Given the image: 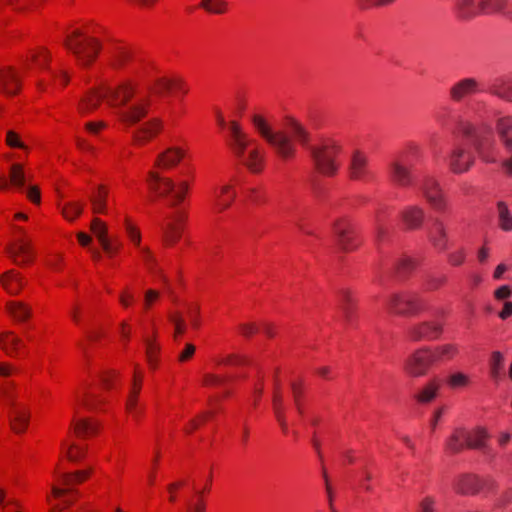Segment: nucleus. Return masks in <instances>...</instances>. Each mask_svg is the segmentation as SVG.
Here are the masks:
<instances>
[{"instance_id": "nucleus-46", "label": "nucleus", "mask_w": 512, "mask_h": 512, "mask_svg": "<svg viewBox=\"0 0 512 512\" xmlns=\"http://www.w3.org/2000/svg\"><path fill=\"white\" fill-rule=\"evenodd\" d=\"M385 215L386 207L379 208L374 215V228L378 240H380L386 233Z\"/></svg>"}, {"instance_id": "nucleus-62", "label": "nucleus", "mask_w": 512, "mask_h": 512, "mask_svg": "<svg viewBox=\"0 0 512 512\" xmlns=\"http://www.w3.org/2000/svg\"><path fill=\"white\" fill-rule=\"evenodd\" d=\"M395 2V0H359L362 8H372V7H383L391 5Z\"/></svg>"}, {"instance_id": "nucleus-48", "label": "nucleus", "mask_w": 512, "mask_h": 512, "mask_svg": "<svg viewBox=\"0 0 512 512\" xmlns=\"http://www.w3.org/2000/svg\"><path fill=\"white\" fill-rule=\"evenodd\" d=\"M447 383L453 389L465 387L469 384V377L462 372H456L448 377Z\"/></svg>"}, {"instance_id": "nucleus-49", "label": "nucleus", "mask_w": 512, "mask_h": 512, "mask_svg": "<svg viewBox=\"0 0 512 512\" xmlns=\"http://www.w3.org/2000/svg\"><path fill=\"white\" fill-rule=\"evenodd\" d=\"M91 230L98 238L99 242L108 239L107 227L99 218H94L91 222Z\"/></svg>"}, {"instance_id": "nucleus-30", "label": "nucleus", "mask_w": 512, "mask_h": 512, "mask_svg": "<svg viewBox=\"0 0 512 512\" xmlns=\"http://www.w3.org/2000/svg\"><path fill=\"white\" fill-rule=\"evenodd\" d=\"M0 284L10 295H16L24 285L21 276L15 270H9L0 276Z\"/></svg>"}, {"instance_id": "nucleus-9", "label": "nucleus", "mask_w": 512, "mask_h": 512, "mask_svg": "<svg viewBox=\"0 0 512 512\" xmlns=\"http://www.w3.org/2000/svg\"><path fill=\"white\" fill-rule=\"evenodd\" d=\"M13 383H5L2 387V395L5 403L10 408L11 428L16 433H23L29 423V411L27 407L17 402L16 395L13 392Z\"/></svg>"}, {"instance_id": "nucleus-24", "label": "nucleus", "mask_w": 512, "mask_h": 512, "mask_svg": "<svg viewBox=\"0 0 512 512\" xmlns=\"http://www.w3.org/2000/svg\"><path fill=\"white\" fill-rule=\"evenodd\" d=\"M90 471H77L75 473H63L60 475L61 484L64 488L57 486L52 487V493L55 497H62L69 492L70 487L74 484L84 481Z\"/></svg>"}, {"instance_id": "nucleus-32", "label": "nucleus", "mask_w": 512, "mask_h": 512, "mask_svg": "<svg viewBox=\"0 0 512 512\" xmlns=\"http://www.w3.org/2000/svg\"><path fill=\"white\" fill-rule=\"evenodd\" d=\"M439 389L437 381H429L415 392L414 398L420 404H428L437 397Z\"/></svg>"}, {"instance_id": "nucleus-6", "label": "nucleus", "mask_w": 512, "mask_h": 512, "mask_svg": "<svg viewBox=\"0 0 512 512\" xmlns=\"http://www.w3.org/2000/svg\"><path fill=\"white\" fill-rule=\"evenodd\" d=\"M64 45L82 67L90 66L101 49V44L96 38L84 34L80 30H75L68 35Z\"/></svg>"}, {"instance_id": "nucleus-43", "label": "nucleus", "mask_w": 512, "mask_h": 512, "mask_svg": "<svg viewBox=\"0 0 512 512\" xmlns=\"http://www.w3.org/2000/svg\"><path fill=\"white\" fill-rule=\"evenodd\" d=\"M7 310L18 321H24L31 315L30 308L22 302H9Z\"/></svg>"}, {"instance_id": "nucleus-60", "label": "nucleus", "mask_w": 512, "mask_h": 512, "mask_svg": "<svg viewBox=\"0 0 512 512\" xmlns=\"http://www.w3.org/2000/svg\"><path fill=\"white\" fill-rule=\"evenodd\" d=\"M466 257V253L464 249H459L457 251L451 252L448 254V262L453 266L461 265Z\"/></svg>"}, {"instance_id": "nucleus-10", "label": "nucleus", "mask_w": 512, "mask_h": 512, "mask_svg": "<svg viewBox=\"0 0 512 512\" xmlns=\"http://www.w3.org/2000/svg\"><path fill=\"white\" fill-rule=\"evenodd\" d=\"M431 347H422L411 353L404 361V371L412 377L425 376L435 363Z\"/></svg>"}, {"instance_id": "nucleus-56", "label": "nucleus", "mask_w": 512, "mask_h": 512, "mask_svg": "<svg viewBox=\"0 0 512 512\" xmlns=\"http://www.w3.org/2000/svg\"><path fill=\"white\" fill-rule=\"evenodd\" d=\"M131 57L130 52L125 48H119L113 57V65L115 67H121L124 65Z\"/></svg>"}, {"instance_id": "nucleus-34", "label": "nucleus", "mask_w": 512, "mask_h": 512, "mask_svg": "<svg viewBox=\"0 0 512 512\" xmlns=\"http://www.w3.org/2000/svg\"><path fill=\"white\" fill-rule=\"evenodd\" d=\"M491 92L500 98L512 101V80L501 78L494 81Z\"/></svg>"}, {"instance_id": "nucleus-1", "label": "nucleus", "mask_w": 512, "mask_h": 512, "mask_svg": "<svg viewBox=\"0 0 512 512\" xmlns=\"http://www.w3.org/2000/svg\"><path fill=\"white\" fill-rule=\"evenodd\" d=\"M102 99L116 109L120 121L133 126L147 115L150 98L148 92H137L130 83H123L117 88L106 87L91 92L80 104L82 112L94 110Z\"/></svg>"}, {"instance_id": "nucleus-21", "label": "nucleus", "mask_w": 512, "mask_h": 512, "mask_svg": "<svg viewBox=\"0 0 512 512\" xmlns=\"http://www.w3.org/2000/svg\"><path fill=\"white\" fill-rule=\"evenodd\" d=\"M479 90V84L474 78H464L453 84L449 90L450 97L455 102L462 101Z\"/></svg>"}, {"instance_id": "nucleus-11", "label": "nucleus", "mask_w": 512, "mask_h": 512, "mask_svg": "<svg viewBox=\"0 0 512 512\" xmlns=\"http://www.w3.org/2000/svg\"><path fill=\"white\" fill-rule=\"evenodd\" d=\"M425 307V301L416 293L395 294L389 300L391 311L400 315H415Z\"/></svg>"}, {"instance_id": "nucleus-59", "label": "nucleus", "mask_w": 512, "mask_h": 512, "mask_svg": "<svg viewBox=\"0 0 512 512\" xmlns=\"http://www.w3.org/2000/svg\"><path fill=\"white\" fill-rule=\"evenodd\" d=\"M198 499L195 503H189L187 512H205L206 505L203 491L197 492Z\"/></svg>"}, {"instance_id": "nucleus-63", "label": "nucleus", "mask_w": 512, "mask_h": 512, "mask_svg": "<svg viewBox=\"0 0 512 512\" xmlns=\"http://www.w3.org/2000/svg\"><path fill=\"white\" fill-rule=\"evenodd\" d=\"M226 379L215 374H205L203 377V384L206 386H220Z\"/></svg>"}, {"instance_id": "nucleus-58", "label": "nucleus", "mask_w": 512, "mask_h": 512, "mask_svg": "<svg viewBox=\"0 0 512 512\" xmlns=\"http://www.w3.org/2000/svg\"><path fill=\"white\" fill-rule=\"evenodd\" d=\"M170 320L174 324L175 336L182 335L185 332L186 324L179 313L170 315Z\"/></svg>"}, {"instance_id": "nucleus-15", "label": "nucleus", "mask_w": 512, "mask_h": 512, "mask_svg": "<svg viewBox=\"0 0 512 512\" xmlns=\"http://www.w3.org/2000/svg\"><path fill=\"white\" fill-rule=\"evenodd\" d=\"M350 178L357 181H369L372 172L369 168L368 157L363 152L356 150L352 153L349 164Z\"/></svg>"}, {"instance_id": "nucleus-51", "label": "nucleus", "mask_w": 512, "mask_h": 512, "mask_svg": "<svg viewBox=\"0 0 512 512\" xmlns=\"http://www.w3.org/2000/svg\"><path fill=\"white\" fill-rule=\"evenodd\" d=\"M415 266L416 262L412 258L404 256L397 262L396 270L397 273L401 276L412 271L415 268Z\"/></svg>"}, {"instance_id": "nucleus-28", "label": "nucleus", "mask_w": 512, "mask_h": 512, "mask_svg": "<svg viewBox=\"0 0 512 512\" xmlns=\"http://www.w3.org/2000/svg\"><path fill=\"white\" fill-rule=\"evenodd\" d=\"M425 217L424 209L419 206H408L402 213L401 218L407 229H418L422 226Z\"/></svg>"}, {"instance_id": "nucleus-47", "label": "nucleus", "mask_w": 512, "mask_h": 512, "mask_svg": "<svg viewBox=\"0 0 512 512\" xmlns=\"http://www.w3.org/2000/svg\"><path fill=\"white\" fill-rule=\"evenodd\" d=\"M84 205L79 202H69L61 208L63 216L70 221L81 215Z\"/></svg>"}, {"instance_id": "nucleus-7", "label": "nucleus", "mask_w": 512, "mask_h": 512, "mask_svg": "<svg viewBox=\"0 0 512 512\" xmlns=\"http://www.w3.org/2000/svg\"><path fill=\"white\" fill-rule=\"evenodd\" d=\"M148 184L152 191L161 197L171 196L170 206L175 207L183 201L185 194L189 189L187 181H181L176 184L171 178L162 177L156 172H149Z\"/></svg>"}, {"instance_id": "nucleus-42", "label": "nucleus", "mask_w": 512, "mask_h": 512, "mask_svg": "<svg viewBox=\"0 0 512 512\" xmlns=\"http://www.w3.org/2000/svg\"><path fill=\"white\" fill-rule=\"evenodd\" d=\"M200 7L208 13L221 15L227 12L228 2L226 0H201Z\"/></svg>"}, {"instance_id": "nucleus-40", "label": "nucleus", "mask_w": 512, "mask_h": 512, "mask_svg": "<svg viewBox=\"0 0 512 512\" xmlns=\"http://www.w3.org/2000/svg\"><path fill=\"white\" fill-rule=\"evenodd\" d=\"M125 227L128 237L137 247L140 248V252L143 254V257L146 260L152 259L150 250L147 247H140L141 234L139 230L136 227H134L127 219L125 222Z\"/></svg>"}, {"instance_id": "nucleus-13", "label": "nucleus", "mask_w": 512, "mask_h": 512, "mask_svg": "<svg viewBox=\"0 0 512 512\" xmlns=\"http://www.w3.org/2000/svg\"><path fill=\"white\" fill-rule=\"evenodd\" d=\"M333 233L341 250L352 251L357 248L355 228L347 219H339L333 223Z\"/></svg>"}, {"instance_id": "nucleus-2", "label": "nucleus", "mask_w": 512, "mask_h": 512, "mask_svg": "<svg viewBox=\"0 0 512 512\" xmlns=\"http://www.w3.org/2000/svg\"><path fill=\"white\" fill-rule=\"evenodd\" d=\"M440 125L453 133H461L471 139V144L481 161L487 164L497 163L501 158L491 127H475L461 115L452 114L449 118L444 114L437 115Z\"/></svg>"}, {"instance_id": "nucleus-8", "label": "nucleus", "mask_w": 512, "mask_h": 512, "mask_svg": "<svg viewBox=\"0 0 512 512\" xmlns=\"http://www.w3.org/2000/svg\"><path fill=\"white\" fill-rule=\"evenodd\" d=\"M506 0H459L457 4L458 16L470 20L481 14L504 13Z\"/></svg>"}, {"instance_id": "nucleus-44", "label": "nucleus", "mask_w": 512, "mask_h": 512, "mask_svg": "<svg viewBox=\"0 0 512 512\" xmlns=\"http://www.w3.org/2000/svg\"><path fill=\"white\" fill-rule=\"evenodd\" d=\"M497 211L501 229L504 231L512 230V213L506 203L498 202Z\"/></svg>"}, {"instance_id": "nucleus-39", "label": "nucleus", "mask_w": 512, "mask_h": 512, "mask_svg": "<svg viewBox=\"0 0 512 512\" xmlns=\"http://www.w3.org/2000/svg\"><path fill=\"white\" fill-rule=\"evenodd\" d=\"M20 342V339L14 336L12 332L7 331L0 335V347L7 355L12 356Z\"/></svg>"}, {"instance_id": "nucleus-55", "label": "nucleus", "mask_w": 512, "mask_h": 512, "mask_svg": "<svg viewBox=\"0 0 512 512\" xmlns=\"http://www.w3.org/2000/svg\"><path fill=\"white\" fill-rule=\"evenodd\" d=\"M66 456L72 462H77L82 459L85 455V450L75 444H71L66 447Z\"/></svg>"}, {"instance_id": "nucleus-22", "label": "nucleus", "mask_w": 512, "mask_h": 512, "mask_svg": "<svg viewBox=\"0 0 512 512\" xmlns=\"http://www.w3.org/2000/svg\"><path fill=\"white\" fill-rule=\"evenodd\" d=\"M496 131L503 149L512 154V116H501L496 121Z\"/></svg>"}, {"instance_id": "nucleus-61", "label": "nucleus", "mask_w": 512, "mask_h": 512, "mask_svg": "<svg viewBox=\"0 0 512 512\" xmlns=\"http://www.w3.org/2000/svg\"><path fill=\"white\" fill-rule=\"evenodd\" d=\"M503 357L500 352H493L491 359V373L493 377H497L502 366Z\"/></svg>"}, {"instance_id": "nucleus-20", "label": "nucleus", "mask_w": 512, "mask_h": 512, "mask_svg": "<svg viewBox=\"0 0 512 512\" xmlns=\"http://www.w3.org/2000/svg\"><path fill=\"white\" fill-rule=\"evenodd\" d=\"M163 127L159 118H153L141 124L132 132V137L137 144H144L152 139Z\"/></svg>"}, {"instance_id": "nucleus-29", "label": "nucleus", "mask_w": 512, "mask_h": 512, "mask_svg": "<svg viewBox=\"0 0 512 512\" xmlns=\"http://www.w3.org/2000/svg\"><path fill=\"white\" fill-rule=\"evenodd\" d=\"M455 489L458 493L464 495L480 493V477L476 475H462L455 482Z\"/></svg>"}, {"instance_id": "nucleus-3", "label": "nucleus", "mask_w": 512, "mask_h": 512, "mask_svg": "<svg viewBox=\"0 0 512 512\" xmlns=\"http://www.w3.org/2000/svg\"><path fill=\"white\" fill-rule=\"evenodd\" d=\"M286 126L291 137L309 150L320 173L325 175L336 173L338 165L335 158L340 151V147L334 141L327 140L318 146H309L310 134L301 123L295 119H288Z\"/></svg>"}, {"instance_id": "nucleus-17", "label": "nucleus", "mask_w": 512, "mask_h": 512, "mask_svg": "<svg viewBox=\"0 0 512 512\" xmlns=\"http://www.w3.org/2000/svg\"><path fill=\"white\" fill-rule=\"evenodd\" d=\"M389 178L392 183L400 187H408L415 183L412 167L399 160L391 162L389 166Z\"/></svg>"}, {"instance_id": "nucleus-50", "label": "nucleus", "mask_w": 512, "mask_h": 512, "mask_svg": "<svg viewBox=\"0 0 512 512\" xmlns=\"http://www.w3.org/2000/svg\"><path fill=\"white\" fill-rule=\"evenodd\" d=\"M144 343L146 346V355L148 362L150 363L151 366H154L156 363L157 353L160 349L159 345H157L155 341L150 338H145Z\"/></svg>"}, {"instance_id": "nucleus-33", "label": "nucleus", "mask_w": 512, "mask_h": 512, "mask_svg": "<svg viewBox=\"0 0 512 512\" xmlns=\"http://www.w3.org/2000/svg\"><path fill=\"white\" fill-rule=\"evenodd\" d=\"M459 353L458 346L455 344L447 343L432 348V355L434 362H440L453 359Z\"/></svg>"}, {"instance_id": "nucleus-38", "label": "nucleus", "mask_w": 512, "mask_h": 512, "mask_svg": "<svg viewBox=\"0 0 512 512\" xmlns=\"http://www.w3.org/2000/svg\"><path fill=\"white\" fill-rule=\"evenodd\" d=\"M235 198V192L230 185H224L220 194H216L215 206L218 211L227 209Z\"/></svg>"}, {"instance_id": "nucleus-14", "label": "nucleus", "mask_w": 512, "mask_h": 512, "mask_svg": "<svg viewBox=\"0 0 512 512\" xmlns=\"http://www.w3.org/2000/svg\"><path fill=\"white\" fill-rule=\"evenodd\" d=\"M419 188L432 208L437 211H443L445 209L446 202L444 195L436 179L427 177Z\"/></svg>"}, {"instance_id": "nucleus-16", "label": "nucleus", "mask_w": 512, "mask_h": 512, "mask_svg": "<svg viewBox=\"0 0 512 512\" xmlns=\"http://www.w3.org/2000/svg\"><path fill=\"white\" fill-rule=\"evenodd\" d=\"M185 214L181 211L171 216L170 221L161 226L162 237L165 245L175 244L181 237Z\"/></svg>"}, {"instance_id": "nucleus-35", "label": "nucleus", "mask_w": 512, "mask_h": 512, "mask_svg": "<svg viewBox=\"0 0 512 512\" xmlns=\"http://www.w3.org/2000/svg\"><path fill=\"white\" fill-rule=\"evenodd\" d=\"M466 447L465 430L456 429L455 432L447 439L446 449L452 454L461 452Z\"/></svg>"}, {"instance_id": "nucleus-54", "label": "nucleus", "mask_w": 512, "mask_h": 512, "mask_svg": "<svg viewBox=\"0 0 512 512\" xmlns=\"http://www.w3.org/2000/svg\"><path fill=\"white\" fill-rule=\"evenodd\" d=\"M172 85L173 83L171 81L161 78L156 80L155 84L150 88V92L155 93L157 95H162L165 92L169 91Z\"/></svg>"}, {"instance_id": "nucleus-26", "label": "nucleus", "mask_w": 512, "mask_h": 512, "mask_svg": "<svg viewBox=\"0 0 512 512\" xmlns=\"http://www.w3.org/2000/svg\"><path fill=\"white\" fill-rule=\"evenodd\" d=\"M20 88V80L12 68L0 70V91L6 95H15Z\"/></svg>"}, {"instance_id": "nucleus-5", "label": "nucleus", "mask_w": 512, "mask_h": 512, "mask_svg": "<svg viewBox=\"0 0 512 512\" xmlns=\"http://www.w3.org/2000/svg\"><path fill=\"white\" fill-rule=\"evenodd\" d=\"M251 121L260 136L275 150L277 155L283 159L294 157L296 147L291 137L283 131H274L261 115L254 114Z\"/></svg>"}, {"instance_id": "nucleus-37", "label": "nucleus", "mask_w": 512, "mask_h": 512, "mask_svg": "<svg viewBox=\"0 0 512 512\" xmlns=\"http://www.w3.org/2000/svg\"><path fill=\"white\" fill-rule=\"evenodd\" d=\"M73 426L76 435L79 437L91 436L98 430L97 423L91 421L90 419L73 420Z\"/></svg>"}, {"instance_id": "nucleus-4", "label": "nucleus", "mask_w": 512, "mask_h": 512, "mask_svg": "<svg viewBox=\"0 0 512 512\" xmlns=\"http://www.w3.org/2000/svg\"><path fill=\"white\" fill-rule=\"evenodd\" d=\"M229 131L231 135L229 146L234 155L250 171L254 173L260 172L264 162V155L261 153L259 148L254 147L248 152V155H246L245 151L252 143V140L243 132L240 124L236 121H231L229 123Z\"/></svg>"}, {"instance_id": "nucleus-12", "label": "nucleus", "mask_w": 512, "mask_h": 512, "mask_svg": "<svg viewBox=\"0 0 512 512\" xmlns=\"http://www.w3.org/2000/svg\"><path fill=\"white\" fill-rule=\"evenodd\" d=\"M444 331L441 320H425L412 325L408 329V336L413 342L433 341L438 339Z\"/></svg>"}, {"instance_id": "nucleus-36", "label": "nucleus", "mask_w": 512, "mask_h": 512, "mask_svg": "<svg viewBox=\"0 0 512 512\" xmlns=\"http://www.w3.org/2000/svg\"><path fill=\"white\" fill-rule=\"evenodd\" d=\"M487 434L483 429H475L471 432L465 431L466 447L471 449H482L485 446Z\"/></svg>"}, {"instance_id": "nucleus-31", "label": "nucleus", "mask_w": 512, "mask_h": 512, "mask_svg": "<svg viewBox=\"0 0 512 512\" xmlns=\"http://www.w3.org/2000/svg\"><path fill=\"white\" fill-rule=\"evenodd\" d=\"M108 189L104 185H99L94 191L89 199L92 206V211L95 214H105L107 213V199H108Z\"/></svg>"}, {"instance_id": "nucleus-19", "label": "nucleus", "mask_w": 512, "mask_h": 512, "mask_svg": "<svg viewBox=\"0 0 512 512\" xmlns=\"http://www.w3.org/2000/svg\"><path fill=\"white\" fill-rule=\"evenodd\" d=\"M428 239L432 246L439 251H445L448 248V233L441 219H432L431 226L428 228Z\"/></svg>"}, {"instance_id": "nucleus-57", "label": "nucleus", "mask_w": 512, "mask_h": 512, "mask_svg": "<svg viewBox=\"0 0 512 512\" xmlns=\"http://www.w3.org/2000/svg\"><path fill=\"white\" fill-rule=\"evenodd\" d=\"M6 144L12 148H27L26 145L21 141L19 135L13 130L7 131Z\"/></svg>"}, {"instance_id": "nucleus-45", "label": "nucleus", "mask_w": 512, "mask_h": 512, "mask_svg": "<svg viewBox=\"0 0 512 512\" xmlns=\"http://www.w3.org/2000/svg\"><path fill=\"white\" fill-rule=\"evenodd\" d=\"M11 184L16 188H23L26 183V175L21 164H13L9 174Z\"/></svg>"}, {"instance_id": "nucleus-52", "label": "nucleus", "mask_w": 512, "mask_h": 512, "mask_svg": "<svg viewBox=\"0 0 512 512\" xmlns=\"http://www.w3.org/2000/svg\"><path fill=\"white\" fill-rule=\"evenodd\" d=\"M77 401L88 410H94L101 400L94 394L85 392L82 397L78 396Z\"/></svg>"}, {"instance_id": "nucleus-25", "label": "nucleus", "mask_w": 512, "mask_h": 512, "mask_svg": "<svg viewBox=\"0 0 512 512\" xmlns=\"http://www.w3.org/2000/svg\"><path fill=\"white\" fill-rule=\"evenodd\" d=\"M343 320L347 324H352L355 318L356 300L353 298L349 290H342L339 294L338 302Z\"/></svg>"}, {"instance_id": "nucleus-18", "label": "nucleus", "mask_w": 512, "mask_h": 512, "mask_svg": "<svg viewBox=\"0 0 512 512\" xmlns=\"http://www.w3.org/2000/svg\"><path fill=\"white\" fill-rule=\"evenodd\" d=\"M474 155L462 147L455 148L449 159V166L454 173L467 172L474 164Z\"/></svg>"}, {"instance_id": "nucleus-64", "label": "nucleus", "mask_w": 512, "mask_h": 512, "mask_svg": "<svg viewBox=\"0 0 512 512\" xmlns=\"http://www.w3.org/2000/svg\"><path fill=\"white\" fill-rule=\"evenodd\" d=\"M2 512H23L21 505L14 499H8L4 505Z\"/></svg>"}, {"instance_id": "nucleus-27", "label": "nucleus", "mask_w": 512, "mask_h": 512, "mask_svg": "<svg viewBox=\"0 0 512 512\" xmlns=\"http://www.w3.org/2000/svg\"><path fill=\"white\" fill-rule=\"evenodd\" d=\"M185 156V151L179 147H170L159 154L156 159V166L163 169L175 167Z\"/></svg>"}, {"instance_id": "nucleus-23", "label": "nucleus", "mask_w": 512, "mask_h": 512, "mask_svg": "<svg viewBox=\"0 0 512 512\" xmlns=\"http://www.w3.org/2000/svg\"><path fill=\"white\" fill-rule=\"evenodd\" d=\"M8 253L16 264L29 262L33 257L31 242L24 237L19 238L9 248Z\"/></svg>"}, {"instance_id": "nucleus-53", "label": "nucleus", "mask_w": 512, "mask_h": 512, "mask_svg": "<svg viewBox=\"0 0 512 512\" xmlns=\"http://www.w3.org/2000/svg\"><path fill=\"white\" fill-rule=\"evenodd\" d=\"M141 390V385L134 382V385L128 395V398L125 403V407L127 411H132L136 407V402L138 401V395Z\"/></svg>"}, {"instance_id": "nucleus-41", "label": "nucleus", "mask_w": 512, "mask_h": 512, "mask_svg": "<svg viewBox=\"0 0 512 512\" xmlns=\"http://www.w3.org/2000/svg\"><path fill=\"white\" fill-rule=\"evenodd\" d=\"M273 408L277 421L279 422L284 433L288 431V425L286 422L284 408H283V400L281 394L278 390L275 391L273 396Z\"/></svg>"}]
</instances>
